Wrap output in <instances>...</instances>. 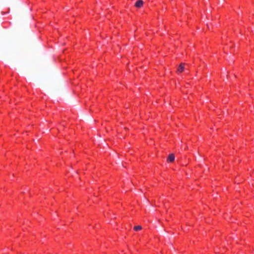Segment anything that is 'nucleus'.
<instances>
[{
  "label": "nucleus",
  "instance_id": "nucleus-3",
  "mask_svg": "<svg viewBox=\"0 0 254 254\" xmlns=\"http://www.w3.org/2000/svg\"><path fill=\"white\" fill-rule=\"evenodd\" d=\"M143 1L142 0H138L135 3V6L137 8H141L143 5Z\"/></svg>",
  "mask_w": 254,
  "mask_h": 254
},
{
  "label": "nucleus",
  "instance_id": "nucleus-2",
  "mask_svg": "<svg viewBox=\"0 0 254 254\" xmlns=\"http://www.w3.org/2000/svg\"><path fill=\"white\" fill-rule=\"evenodd\" d=\"M175 161V155L174 154H170L169 155L167 161L168 163H172Z\"/></svg>",
  "mask_w": 254,
  "mask_h": 254
},
{
  "label": "nucleus",
  "instance_id": "nucleus-1",
  "mask_svg": "<svg viewBox=\"0 0 254 254\" xmlns=\"http://www.w3.org/2000/svg\"><path fill=\"white\" fill-rule=\"evenodd\" d=\"M185 69V64L181 63L179 65L177 70V73L179 74L182 72H183L184 71Z\"/></svg>",
  "mask_w": 254,
  "mask_h": 254
},
{
  "label": "nucleus",
  "instance_id": "nucleus-4",
  "mask_svg": "<svg viewBox=\"0 0 254 254\" xmlns=\"http://www.w3.org/2000/svg\"><path fill=\"white\" fill-rule=\"evenodd\" d=\"M141 229H142V227L140 225L135 226L133 227V230L135 231H138L141 230Z\"/></svg>",
  "mask_w": 254,
  "mask_h": 254
}]
</instances>
